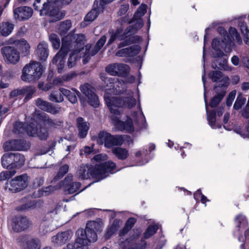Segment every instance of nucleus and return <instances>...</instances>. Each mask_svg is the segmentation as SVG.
Wrapping results in <instances>:
<instances>
[{
    "instance_id": "nucleus-1",
    "label": "nucleus",
    "mask_w": 249,
    "mask_h": 249,
    "mask_svg": "<svg viewBox=\"0 0 249 249\" xmlns=\"http://www.w3.org/2000/svg\"><path fill=\"white\" fill-rule=\"evenodd\" d=\"M101 78L106 85V93L104 96L106 103L111 114L120 115L122 108L125 107L131 108L136 105V100L132 96H127L123 99L111 94H118L124 90V83L117 78H108L104 74L101 75Z\"/></svg>"
},
{
    "instance_id": "nucleus-2",
    "label": "nucleus",
    "mask_w": 249,
    "mask_h": 249,
    "mask_svg": "<svg viewBox=\"0 0 249 249\" xmlns=\"http://www.w3.org/2000/svg\"><path fill=\"white\" fill-rule=\"evenodd\" d=\"M115 168V163L111 161L96 165L94 168L88 164H82L78 168L76 176L79 179H88L91 178L98 181L107 177L109 174L114 173Z\"/></svg>"
},
{
    "instance_id": "nucleus-3",
    "label": "nucleus",
    "mask_w": 249,
    "mask_h": 249,
    "mask_svg": "<svg viewBox=\"0 0 249 249\" xmlns=\"http://www.w3.org/2000/svg\"><path fill=\"white\" fill-rule=\"evenodd\" d=\"M72 0H35L33 6L35 10L39 12L41 16H47L50 22H56L65 16V13L54 8L51 6L52 3L60 6L68 5Z\"/></svg>"
},
{
    "instance_id": "nucleus-4",
    "label": "nucleus",
    "mask_w": 249,
    "mask_h": 249,
    "mask_svg": "<svg viewBox=\"0 0 249 249\" xmlns=\"http://www.w3.org/2000/svg\"><path fill=\"white\" fill-rule=\"evenodd\" d=\"M13 131L16 134L26 132L29 136L37 137L41 140H46L49 135L46 128L37 124L36 122H32L29 124L16 122Z\"/></svg>"
},
{
    "instance_id": "nucleus-5",
    "label": "nucleus",
    "mask_w": 249,
    "mask_h": 249,
    "mask_svg": "<svg viewBox=\"0 0 249 249\" xmlns=\"http://www.w3.org/2000/svg\"><path fill=\"white\" fill-rule=\"evenodd\" d=\"M43 72L42 65L39 63L31 61L22 69L21 79L27 82H33L38 80Z\"/></svg>"
},
{
    "instance_id": "nucleus-6",
    "label": "nucleus",
    "mask_w": 249,
    "mask_h": 249,
    "mask_svg": "<svg viewBox=\"0 0 249 249\" xmlns=\"http://www.w3.org/2000/svg\"><path fill=\"white\" fill-rule=\"evenodd\" d=\"M71 41V36L67 35L62 39V47L59 52L54 56L52 60L53 64L55 65L57 67V70L59 73L62 71V70L65 65V59L68 52L70 51V47L73 45V42H69Z\"/></svg>"
},
{
    "instance_id": "nucleus-7",
    "label": "nucleus",
    "mask_w": 249,
    "mask_h": 249,
    "mask_svg": "<svg viewBox=\"0 0 249 249\" xmlns=\"http://www.w3.org/2000/svg\"><path fill=\"white\" fill-rule=\"evenodd\" d=\"M69 35L71 36V41L70 40L69 42L75 43L71 45L70 50L72 47L76 48V49L71 53L68 59V65L69 67L72 68L75 65L77 60L81 57L80 52L82 51L81 50L82 48V50H84L82 45L85 40V36L83 35Z\"/></svg>"
},
{
    "instance_id": "nucleus-8",
    "label": "nucleus",
    "mask_w": 249,
    "mask_h": 249,
    "mask_svg": "<svg viewBox=\"0 0 249 249\" xmlns=\"http://www.w3.org/2000/svg\"><path fill=\"white\" fill-rule=\"evenodd\" d=\"M103 227V224L101 222L90 221L87 223V227L85 230L79 229L77 231H84V235L82 238L87 240V244L89 245L91 243L95 242L97 240L96 232L101 230Z\"/></svg>"
},
{
    "instance_id": "nucleus-9",
    "label": "nucleus",
    "mask_w": 249,
    "mask_h": 249,
    "mask_svg": "<svg viewBox=\"0 0 249 249\" xmlns=\"http://www.w3.org/2000/svg\"><path fill=\"white\" fill-rule=\"evenodd\" d=\"M97 142L99 144H104L106 147L110 148L114 145L122 144L124 139L122 136H113L107 132L103 131L98 134Z\"/></svg>"
},
{
    "instance_id": "nucleus-10",
    "label": "nucleus",
    "mask_w": 249,
    "mask_h": 249,
    "mask_svg": "<svg viewBox=\"0 0 249 249\" xmlns=\"http://www.w3.org/2000/svg\"><path fill=\"white\" fill-rule=\"evenodd\" d=\"M219 44V40L216 38L213 39L212 47L214 50L217 51L216 54H214V57L219 58L218 63L221 69L227 71H231L233 70V68L229 64L227 59L223 57L225 55V53L221 50V49H224V48H221V46Z\"/></svg>"
},
{
    "instance_id": "nucleus-11",
    "label": "nucleus",
    "mask_w": 249,
    "mask_h": 249,
    "mask_svg": "<svg viewBox=\"0 0 249 249\" xmlns=\"http://www.w3.org/2000/svg\"><path fill=\"white\" fill-rule=\"evenodd\" d=\"M1 53L4 61L7 64L15 65L20 60L19 53L13 47L4 46L1 48Z\"/></svg>"
},
{
    "instance_id": "nucleus-12",
    "label": "nucleus",
    "mask_w": 249,
    "mask_h": 249,
    "mask_svg": "<svg viewBox=\"0 0 249 249\" xmlns=\"http://www.w3.org/2000/svg\"><path fill=\"white\" fill-rule=\"evenodd\" d=\"M28 176L26 174L15 177L7 185V188L12 192H17L24 189L28 186Z\"/></svg>"
},
{
    "instance_id": "nucleus-13",
    "label": "nucleus",
    "mask_w": 249,
    "mask_h": 249,
    "mask_svg": "<svg viewBox=\"0 0 249 249\" xmlns=\"http://www.w3.org/2000/svg\"><path fill=\"white\" fill-rule=\"evenodd\" d=\"M229 33L228 40L227 41L223 40L222 42H220L219 44L221 46V48H223L226 52H230L229 48L228 49V51L227 50V47L231 46L234 43H236L238 45H241L242 43V39L235 28H231L229 29ZM225 40H226L225 38Z\"/></svg>"
},
{
    "instance_id": "nucleus-14",
    "label": "nucleus",
    "mask_w": 249,
    "mask_h": 249,
    "mask_svg": "<svg viewBox=\"0 0 249 249\" xmlns=\"http://www.w3.org/2000/svg\"><path fill=\"white\" fill-rule=\"evenodd\" d=\"M113 0H95L93 9L89 12L85 18V21L91 22L97 17L99 12L103 9L104 4L112 1Z\"/></svg>"
},
{
    "instance_id": "nucleus-15",
    "label": "nucleus",
    "mask_w": 249,
    "mask_h": 249,
    "mask_svg": "<svg viewBox=\"0 0 249 249\" xmlns=\"http://www.w3.org/2000/svg\"><path fill=\"white\" fill-rule=\"evenodd\" d=\"M33 12V9L31 7L20 6L14 9V18L18 21H25L32 17Z\"/></svg>"
},
{
    "instance_id": "nucleus-16",
    "label": "nucleus",
    "mask_w": 249,
    "mask_h": 249,
    "mask_svg": "<svg viewBox=\"0 0 249 249\" xmlns=\"http://www.w3.org/2000/svg\"><path fill=\"white\" fill-rule=\"evenodd\" d=\"M106 71L112 75L121 76L126 74L129 71V67L125 64L115 63L107 66Z\"/></svg>"
},
{
    "instance_id": "nucleus-17",
    "label": "nucleus",
    "mask_w": 249,
    "mask_h": 249,
    "mask_svg": "<svg viewBox=\"0 0 249 249\" xmlns=\"http://www.w3.org/2000/svg\"><path fill=\"white\" fill-rule=\"evenodd\" d=\"M81 92L87 97L89 104L93 107H97L99 104L97 96L94 93V89L89 84H85L80 87Z\"/></svg>"
},
{
    "instance_id": "nucleus-18",
    "label": "nucleus",
    "mask_w": 249,
    "mask_h": 249,
    "mask_svg": "<svg viewBox=\"0 0 249 249\" xmlns=\"http://www.w3.org/2000/svg\"><path fill=\"white\" fill-rule=\"evenodd\" d=\"M29 144L23 141L12 140L6 142L3 145L5 150H26Z\"/></svg>"
},
{
    "instance_id": "nucleus-19",
    "label": "nucleus",
    "mask_w": 249,
    "mask_h": 249,
    "mask_svg": "<svg viewBox=\"0 0 249 249\" xmlns=\"http://www.w3.org/2000/svg\"><path fill=\"white\" fill-rule=\"evenodd\" d=\"M202 81L204 88V100L205 102V107L207 112V119L209 124L213 128H217L221 127V125L217 123L216 120V114L215 112H209L208 110V105L207 103L206 95H205V70H204V74L202 76Z\"/></svg>"
},
{
    "instance_id": "nucleus-20",
    "label": "nucleus",
    "mask_w": 249,
    "mask_h": 249,
    "mask_svg": "<svg viewBox=\"0 0 249 249\" xmlns=\"http://www.w3.org/2000/svg\"><path fill=\"white\" fill-rule=\"evenodd\" d=\"M73 235L71 231H67L58 233L56 235L52 237V242L54 244L60 246L70 240Z\"/></svg>"
},
{
    "instance_id": "nucleus-21",
    "label": "nucleus",
    "mask_w": 249,
    "mask_h": 249,
    "mask_svg": "<svg viewBox=\"0 0 249 249\" xmlns=\"http://www.w3.org/2000/svg\"><path fill=\"white\" fill-rule=\"evenodd\" d=\"M107 40V37L105 36H103L97 41L94 48L90 51L91 45L87 44L85 46V55L88 57L90 56H93L96 54L103 47Z\"/></svg>"
},
{
    "instance_id": "nucleus-22",
    "label": "nucleus",
    "mask_w": 249,
    "mask_h": 249,
    "mask_svg": "<svg viewBox=\"0 0 249 249\" xmlns=\"http://www.w3.org/2000/svg\"><path fill=\"white\" fill-rule=\"evenodd\" d=\"M18 159H21V163L25 162L24 157L20 154H5L1 158L2 165L4 168H7L13 163V160L18 162Z\"/></svg>"
},
{
    "instance_id": "nucleus-23",
    "label": "nucleus",
    "mask_w": 249,
    "mask_h": 249,
    "mask_svg": "<svg viewBox=\"0 0 249 249\" xmlns=\"http://www.w3.org/2000/svg\"><path fill=\"white\" fill-rule=\"evenodd\" d=\"M83 234L84 231H77L76 233L77 238L75 242L68 244L63 249H83L84 246H88V240L82 238L83 237Z\"/></svg>"
},
{
    "instance_id": "nucleus-24",
    "label": "nucleus",
    "mask_w": 249,
    "mask_h": 249,
    "mask_svg": "<svg viewBox=\"0 0 249 249\" xmlns=\"http://www.w3.org/2000/svg\"><path fill=\"white\" fill-rule=\"evenodd\" d=\"M7 44H15L23 56L28 55L30 53V46L27 41L24 39L14 40L13 38H10L8 41Z\"/></svg>"
},
{
    "instance_id": "nucleus-25",
    "label": "nucleus",
    "mask_w": 249,
    "mask_h": 249,
    "mask_svg": "<svg viewBox=\"0 0 249 249\" xmlns=\"http://www.w3.org/2000/svg\"><path fill=\"white\" fill-rule=\"evenodd\" d=\"M72 176H68L64 180L60 183L61 186H64V191L68 194H73L77 191L80 186L81 184L79 182H73L69 184V182L72 180Z\"/></svg>"
},
{
    "instance_id": "nucleus-26",
    "label": "nucleus",
    "mask_w": 249,
    "mask_h": 249,
    "mask_svg": "<svg viewBox=\"0 0 249 249\" xmlns=\"http://www.w3.org/2000/svg\"><path fill=\"white\" fill-rule=\"evenodd\" d=\"M112 122L114 125L120 130H126L128 132L133 131L134 127L132 120L128 119L125 122L121 121L119 119L116 117L112 118Z\"/></svg>"
},
{
    "instance_id": "nucleus-27",
    "label": "nucleus",
    "mask_w": 249,
    "mask_h": 249,
    "mask_svg": "<svg viewBox=\"0 0 249 249\" xmlns=\"http://www.w3.org/2000/svg\"><path fill=\"white\" fill-rule=\"evenodd\" d=\"M31 223L26 217H18L12 224L13 230L15 231H20L27 229Z\"/></svg>"
},
{
    "instance_id": "nucleus-28",
    "label": "nucleus",
    "mask_w": 249,
    "mask_h": 249,
    "mask_svg": "<svg viewBox=\"0 0 249 249\" xmlns=\"http://www.w3.org/2000/svg\"><path fill=\"white\" fill-rule=\"evenodd\" d=\"M36 105L41 110L53 114L58 113L60 108L53 107L49 102L38 98L36 101Z\"/></svg>"
},
{
    "instance_id": "nucleus-29",
    "label": "nucleus",
    "mask_w": 249,
    "mask_h": 249,
    "mask_svg": "<svg viewBox=\"0 0 249 249\" xmlns=\"http://www.w3.org/2000/svg\"><path fill=\"white\" fill-rule=\"evenodd\" d=\"M77 125L78 130V136L80 138H84L88 134L89 128V124L81 117L77 119Z\"/></svg>"
},
{
    "instance_id": "nucleus-30",
    "label": "nucleus",
    "mask_w": 249,
    "mask_h": 249,
    "mask_svg": "<svg viewBox=\"0 0 249 249\" xmlns=\"http://www.w3.org/2000/svg\"><path fill=\"white\" fill-rule=\"evenodd\" d=\"M60 91L65 96L71 103H75L77 101V96H79V92L74 89L68 90L64 88H60Z\"/></svg>"
},
{
    "instance_id": "nucleus-31",
    "label": "nucleus",
    "mask_w": 249,
    "mask_h": 249,
    "mask_svg": "<svg viewBox=\"0 0 249 249\" xmlns=\"http://www.w3.org/2000/svg\"><path fill=\"white\" fill-rule=\"evenodd\" d=\"M48 44L45 42L39 43L37 48L36 54L41 61H45L48 57Z\"/></svg>"
},
{
    "instance_id": "nucleus-32",
    "label": "nucleus",
    "mask_w": 249,
    "mask_h": 249,
    "mask_svg": "<svg viewBox=\"0 0 249 249\" xmlns=\"http://www.w3.org/2000/svg\"><path fill=\"white\" fill-rule=\"evenodd\" d=\"M14 28V24L10 22H3L0 24V34L7 36L10 35Z\"/></svg>"
},
{
    "instance_id": "nucleus-33",
    "label": "nucleus",
    "mask_w": 249,
    "mask_h": 249,
    "mask_svg": "<svg viewBox=\"0 0 249 249\" xmlns=\"http://www.w3.org/2000/svg\"><path fill=\"white\" fill-rule=\"evenodd\" d=\"M61 187L60 184L59 186L56 187L52 186H49L45 188H42L41 189L38 190L36 192H35L34 196L35 197H41L42 196H46L49 195L52 192H53L55 190Z\"/></svg>"
},
{
    "instance_id": "nucleus-34",
    "label": "nucleus",
    "mask_w": 249,
    "mask_h": 249,
    "mask_svg": "<svg viewBox=\"0 0 249 249\" xmlns=\"http://www.w3.org/2000/svg\"><path fill=\"white\" fill-rule=\"evenodd\" d=\"M113 153L120 160H125L129 155L127 149L122 147H118L112 149Z\"/></svg>"
},
{
    "instance_id": "nucleus-35",
    "label": "nucleus",
    "mask_w": 249,
    "mask_h": 249,
    "mask_svg": "<svg viewBox=\"0 0 249 249\" xmlns=\"http://www.w3.org/2000/svg\"><path fill=\"white\" fill-rule=\"evenodd\" d=\"M122 224V222L118 220H115L112 225L107 230L105 234V238L107 239H109L118 230L120 226Z\"/></svg>"
},
{
    "instance_id": "nucleus-36",
    "label": "nucleus",
    "mask_w": 249,
    "mask_h": 249,
    "mask_svg": "<svg viewBox=\"0 0 249 249\" xmlns=\"http://www.w3.org/2000/svg\"><path fill=\"white\" fill-rule=\"evenodd\" d=\"M71 20H66L61 22L58 27V31L61 35H65L71 29Z\"/></svg>"
},
{
    "instance_id": "nucleus-37",
    "label": "nucleus",
    "mask_w": 249,
    "mask_h": 249,
    "mask_svg": "<svg viewBox=\"0 0 249 249\" xmlns=\"http://www.w3.org/2000/svg\"><path fill=\"white\" fill-rule=\"evenodd\" d=\"M40 243L38 239L30 238L26 241L24 249H40Z\"/></svg>"
},
{
    "instance_id": "nucleus-38",
    "label": "nucleus",
    "mask_w": 249,
    "mask_h": 249,
    "mask_svg": "<svg viewBox=\"0 0 249 249\" xmlns=\"http://www.w3.org/2000/svg\"><path fill=\"white\" fill-rule=\"evenodd\" d=\"M135 222L136 219L135 218H129L126 221L124 228L119 232V236L122 237L125 235L132 228Z\"/></svg>"
},
{
    "instance_id": "nucleus-39",
    "label": "nucleus",
    "mask_w": 249,
    "mask_h": 249,
    "mask_svg": "<svg viewBox=\"0 0 249 249\" xmlns=\"http://www.w3.org/2000/svg\"><path fill=\"white\" fill-rule=\"evenodd\" d=\"M209 76L213 82H221L223 80L225 81H228L229 80L228 77H223L222 73L219 71H213L211 72Z\"/></svg>"
},
{
    "instance_id": "nucleus-40",
    "label": "nucleus",
    "mask_w": 249,
    "mask_h": 249,
    "mask_svg": "<svg viewBox=\"0 0 249 249\" xmlns=\"http://www.w3.org/2000/svg\"><path fill=\"white\" fill-rule=\"evenodd\" d=\"M62 93L59 91H53L49 95V99L54 102L60 103L63 101L64 98Z\"/></svg>"
},
{
    "instance_id": "nucleus-41",
    "label": "nucleus",
    "mask_w": 249,
    "mask_h": 249,
    "mask_svg": "<svg viewBox=\"0 0 249 249\" xmlns=\"http://www.w3.org/2000/svg\"><path fill=\"white\" fill-rule=\"evenodd\" d=\"M49 39L53 48L58 49L60 46V41L58 36L54 34H52L49 36Z\"/></svg>"
},
{
    "instance_id": "nucleus-42",
    "label": "nucleus",
    "mask_w": 249,
    "mask_h": 249,
    "mask_svg": "<svg viewBox=\"0 0 249 249\" xmlns=\"http://www.w3.org/2000/svg\"><path fill=\"white\" fill-rule=\"evenodd\" d=\"M246 102V98L244 97L241 94L238 95L233 106L234 108L236 110L239 109L245 104Z\"/></svg>"
},
{
    "instance_id": "nucleus-43",
    "label": "nucleus",
    "mask_w": 249,
    "mask_h": 249,
    "mask_svg": "<svg viewBox=\"0 0 249 249\" xmlns=\"http://www.w3.org/2000/svg\"><path fill=\"white\" fill-rule=\"evenodd\" d=\"M127 48L128 56H133L138 54L141 50V47L138 45H134Z\"/></svg>"
},
{
    "instance_id": "nucleus-44",
    "label": "nucleus",
    "mask_w": 249,
    "mask_h": 249,
    "mask_svg": "<svg viewBox=\"0 0 249 249\" xmlns=\"http://www.w3.org/2000/svg\"><path fill=\"white\" fill-rule=\"evenodd\" d=\"M158 226L156 225L150 226L145 231L144 236L145 238H149L158 230Z\"/></svg>"
},
{
    "instance_id": "nucleus-45",
    "label": "nucleus",
    "mask_w": 249,
    "mask_h": 249,
    "mask_svg": "<svg viewBox=\"0 0 249 249\" xmlns=\"http://www.w3.org/2000/svg\"><path fill=\"white\" fill-rule=\"evenodd\" d=\"M235 221L239 228H245L248 224L246 217L241 214H239L235 218Z\"/></svg>"
},
{
    "instance_id": "nucleus-46",
    "label": "nucleus",
    "mask_w": 249,
    "mask_h": 249,
    "mask_svg": "<svg viewBox=\"0 0 249 249\" xmlns=\"http://www.w3.org/2000/svg\"><path fill=\"white\" fill-rule=\"evenodd\" d=\"M16 174L15 170L5 171L0 173V180H5L13 176Z\"/></svg>"
},
{
    "instance_id": "nucleus-47",
    "label": "nucleus",
    "mask_w": 249,
    "mask_h": 249,
    "mask_svg": "<svg viewBox=\"0 0 249 249\" xmlns=\"http://www.w3.org/2000/svg\"><path fill=\"white\" fill-rule=\"evenodd\" d=\"M69 170V166L65 164L62 166L59 170V172L54 178V181L58 178H62Z\"/></svg>"
},
{
    "instance_id": "nucleus-48",
    "label": "nucleus",
    "mask_w": 249,
    "mask_h": 249,
    "mask_svg": "<svg viewBox=\"0 0 249 249\" xmlns=\"http://www.w3.org/2000/svg\"><path fill=\"white\" fill-rule=\"evenodd\" d=\"M146 5L144 4H141L135 13V16L137 17H141L144 15L146 11Z\"/></svg>"
},
{
    "instance_id": "nucleus-49",
    "label": "nucleus",
    "mask_w": 249,
    "mask_h": 249,
    "mask_svg": "<svg viewBox=\"0 0 249 249\" xmlns=\"http://www.w3.org/2000/svg\"><path fill=\"white\" fill-rule=\"evenodd\" d=\"M241 30L242 32V33L244 35V41L245 42L248 44L249 45V31L247 28L246 26H243L241 27Z\"/></svg>"
},
{
    "instance_id": "nucleus-50",
    "label": "nucleus",
    "mask_w": 249,
    "mask_h": 249,
    "mask_svg": "<svg viewBox=\"0 0 249 249\" xmlns=\"http://www.w3.org/2000/svg\"><path fill=\"white\" fill-rule=\"evenodd\" d=\"M120 33V30H118L116 32H114L113 31H110L109 34H110V37L107 43V45L108 46L110 44H112L115 40L117 36Z\"/></svg>"
},
{
    "instance_id": "nucleus-51",
    "label": "nucleus",
    "mask_w": 249,
    "mask_h": 249,
    "mask_svg": "<svg viewBox=\"0 0 249 249\" xmlns=\"http://www.w3.org/2000/svg\"><path fill=\"white\" fill-rule=\"evenodd\" d=\"M53 83H48L44 85V83L40 82L38 83V87L39 89H41L44 91H47L51 89H52L53 87Z\"/></svg>"
},
{
    "instance_id": "nucleus-52",
    "label": "nucleus",
    "mask_w": 249,
    "mask_h": 249,
    "mask_svg": "<svg viewBox=\"0 0 249 249\" xmlns=\"http://www.w3.org/2000/svg\"><path fill=\"white\" fill-rule=\"evenodd\" d=\"M92 152V147L86 146L81 149L80 151V155L87 156L89 155Z\"/></svg>"
},
{
    "instance_id": "nucleus-53",
    "label": "nucleus",
    "mask_w": 249,
    "mask_h": 249,
    "mask_svg": "<svg viewBox=\"0 0 249 249\" xmlns=\"http://www.w3.org/2000/svg\"><path fill=\"white\" fill-rule=\"evenodd\" d=\"M236 93L235 90H233L230 93L226 102V104L228 106L230 107L235 97Z\"/></svg>"
},
{
    "instance_id": "nucleus-54",
    "label": "nucleus",
    "mask_w": 249,
    "mask_h": 249,
    "mask_svg": "<svg viewBox=\"0 0 249 249\" xmlns=\"http://www.w3.org/2000/svg\"><path fill=\"white\" fill-rule=\"evenodd\" d=\"M222 98V96L219 95L214 96L210 103V106L213 107L216 106L221 101Z\"/></svg>"
},
{
    "instance_id": "nucleus-55",
    "label": "nucleus",
    "mask_w": 249,
    "mask_h": 249,
    "mask_svg": "<svg viewBox=\"0 0 249 249\" xmlns=\"http://www.w3.org/2000/svg\"><path fill=\"white\" fill-rule=\"evenodd\" d=\"M36 203L33 202H30L28 203L25 204L24 205H23L21 207V208H19V210H27L28 209L34 208L36 205Z\"/></svg>"
},
{
    "instance_id": "nucleus-56",
    "label": "nucleus",
    "mask_w": 249,
    "mask_h": 249,
    "mask_svg": "<svg viewBox=\"0 0 249 249\" xmlns=\"http://www.w3.org/2000/svg\"><path fill=\"white\" fill-rule=\"evenodd\" d=\"M231 62L235 66H239L240 64L239 57L236 55H233L231 58Z\"/></svg>"
},
{
    "instance_id": "nucleus-57",
    "label": "nucleus",
    "mask_w": 249,
    "mask_h": 249,
    "mask_svg": "<svg viewBox=\"0 0 249 249\" xmlns=\"http://www.w3.org/2000/svg\"><path fill=\"white\" fill-rule=\"evenodd\" d=\"M128 9L129 5L128 4L122 5L118 12L119 15L122 16L127 11Z\"/></svg>"
},
{
    "instance_id": "nucleus-58",
    "label": "nucleus",
    "mask_w": 249,
    "mask_h": 249,
    "mask_svg": "<svg viewBox=\"0 0 249 249\" xmlns=\"http://www.w3.org/2000/svg\"><path fill=\"white\" fill-rule=\"evenodd\" d=\"M116 55L118 56H128L127 48L120 50L116 52Z\"/></svg>"
},
{
    "instance_id": "nucleus-59",
    "label": "nucleus",
    "mask_w": 249,
    "mask_h": 249,
    "mask_svg": "<svg viewBox=\"0 0 249 249\" xmlns=\"http://www.w3.org/2000/svg\"><path fill=\"white\" fill-rule=\"evenodd\" d=\"M93 158L97 161H101L107 159V156L105 154H98L95 156Z\"/></svg>"
},
{
    "instance_id": "nucleus-60",
    "label": "nucleus",
    "mask_w": 249,
    "mask_h": 249,
    "mask_svg": "<svg viewBox=\"0 0 249 249\" xmlns=\"http://www.w3.org/2000/svg\"><path fill=\"white\" fill-rule=\"evenodd\" d=\"M46 223H43L41 224L40 228H39V232L41 234H45L46 233H47L48 231H51L50 229H45V228L46 227Z\"/></svg>"
},
{
    "instance_id": "nucleus-61",
    "label": "nucleus",
    "mask_w": 249,
    "mask_h": 249,
    "mask_svg": "<svg viewBox=\"0 0 249 249\" xmlns=\"http://www.w3.org/2000/svg\"><path fill=\"white\" fill-rule=\"evenodd\" d=\"M74 76V73H70L63 76L62 79L64 81H68L71 80Z\"/></svg>"
},
{
    "instance_id": "nucleus-62",
    "label": "nucleus",
    "mask_w": 249,
    "mask_h": 249,
    "mask_svg": "<svg viewBox=\"0 0 249 249\" xmlns=\"http://www.w3.org/2000/svg\"><path fill=\"white\" fill-rule=\"evenodd\" d=\"M8 83L6 82V78L3 77L0 82V88L2 89L6 88L8 87Z\"/></svg>"
},
{
    "instance_id": "nucleus-63",
    "label": "nucleus",
    "mask_w": 249,
    "mask_h": 249,
    "mask_svg": "<svg viewBox=\"0 0 249 249\" xmlns=\"http://www.w3.org/2000/svg\"><path fill=\"white\" fill-rule=\"evenodd\" d=\"M240 135L243 138H249V122L245 132L242 131Z\"/></svg>"
},
{
    "instance_id": "nucleus-64",
    "label": "nucleus",
    "mask_w": 249,
    "mask_h": 249,
    "mask_svg": "<svg viewBox=\"0 0 249 249\" xmlns=\"http://www.w3.org/2000/svg\"><path fill=\"white\" fill-rule=\"evenodd\" d=\"M63 81H64L63 80L62 78L61 79L60 78H57L53 80V83L54 85H58L62 84Z\"/></svg>"
}]
</instances>
